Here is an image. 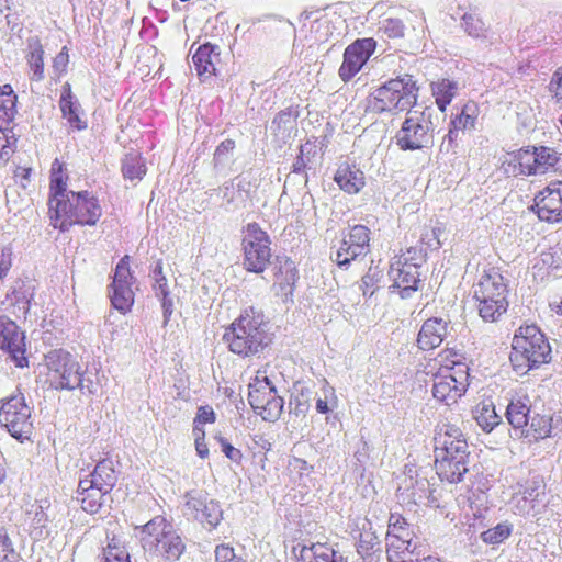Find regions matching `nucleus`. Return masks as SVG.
<instances>
[{
    "mask_svg": "<svg viewBox=\"0 0 562 562\" xmlns=\"http://www.w3.org/2000/svg\"><path fill=\"white\" fill-rule=\"evenodd\" d=\"M435 470L439 479L459 483L469 471V446L462 430L453 424L443 423L435 435Z\"/></svg>",
    "mask_w": 562,
    "mask_h": 562,
    "instance_id": "obj_1",
    "label": "nucleus"
},
{
    "mask_svg": "<svg viewBox=\"0 0 562 562\" xmlns=\"http://www.w3.org/2000/svg\"><path fill=\"white\" fill-rule=\"evenodd\" d=\"M435 362L438 367L432 374V396L437 402L452 406L465 395L470 386V368L464 355L450 347L443 348Z\"/></svg>",
    "mask_w": 562,
    "mask_h": 562,
    "instance_id": "obj_2",
    "label": "nucleus"
},
{
    "mask_svg": "<svg viewBox=\"0 0 562 562\" xmlns=\"http://www.w3.org/2000/svg\"><path fill=\"white\" fill-rule=\"evenodd\" d=\"M47 209L50 225L61 233L75 226L93 227L103 215L100 199L89 190H70L67 196L60 198Z\"/></svg>",
    "mask_w": 562,
    "mask_h": 562,
    "instance_id": "obj_3",
    "label": "nucleus"
},
{
    "mask_svg": "<svg viewBox=\"0 0 562 562\" xmlns=\"http://www.w3.org/2000/svg\"><path fill=\"white\" fill-rule=\"evenodd\" d=\"M223 340L232 353L244 359L260 355L271 341L261 313L254 307L245 308L226 327Z\"/></svg>",
    "mask_w": 562,
    "mask_h": 562,
    "instance_id": "obj_4",
    "label": "nucleus"
},
{
    "mask_svg": "<svg viewBox=\"0 0 562 562\" xmlns=\"http://www.w3.org/2000/svg\"><path fill=\"white\" fill-rule=\"evenodd\" d=\"M419 87L412 75L391 78L375 88L366 99V112L397 115L411 111L417 103Z\"/></svg>",
    "mask_w": 562,
    "mask_h": 562,
    "instance_id": "obj_5",
    "label": "nucleus"
},
{
    "mask_svg": "<svg viewBox=\"0 0 562 562\" xmlns=\"http://www.w3.org/2000/svg\"><path fill=\"white\" fill-rule=\"evenodd\" d=\"M139 541L145 554L157 562H176L187 546L170 521L158 515L139 529Z\"/></svg>",
    "mask_w": 562,
    "mask_h": 562,
    "instance_id": "obj_6",
    "label": "nucleus"
},
{
    "mask_svg": "<svg viewBox=\"0 0 562 562\" xmlns=\"http://www.w3.org/2000/svg\"><path fill=\"white\" fill-rule=\"evenodd\" d=\"M510 363L516 372H528L551 360V346L533 324L520 326L512 341Z\"/></svg>",
    "mask_w": 562,
    "mask_h": 562,
    "instance_id": "obj_7",
    "label": "nucleus"
},
{
    "mask_svg": "<svg viewBox=\"0 0 562 562\" xmlns=\"http://www.w3.org/2000/svg\"><path fill=\"white\" fill-rule=\"evenodd\" d=\"M473 289L479 315L484 321L495 322L507 312L508 285L498 268L484 269Z\"/></svg>",
    "mask_w": 562,
    "mask_h": 562,
    "instance_id": "obj_8",
    "label": "nucleus"
},
{
    "mask_svg": "<svg viewBox=\"0 0 562 562\" xmlns=\"http://www.w3.org/2000/svg\"><path fill=\"white\" fill-rule=\"evenodd\" d=\"M431 112L427 109L407 111L401 128L395 134V143L401 150H420L434 144L435 125Z\"/></svg>",
    "mask_w": 562,
    "mask_h": 562,
    "instance_id": "obj_9",
    "label": "nucleus"
},
{
    "mask_svg": "<svg viewBox=\"0 0 562 562\" xmlns=\"http://www.w3.org/2000/svg\"><path fill=\"white\" fill-rule=\"evenodd\" d=\"M243 234V267L248 272L262 273L272 257L270 237L256 222L248 223Z\"/></svg>",
    "mask_w": 562,
    "mask_h": 562,
    "instance_id": "obj_10",
    "label": "nucleus"
},
{
    "mask_svg": "<svg viewBox=\"0 0 562 562\" xmlns=\"http://www.w3.org/2000/svg\"><path fill=\"white\" fill-rule=\"evenodd\" d=\"M424 261L425 255L417 247H408L393 258L389 274L393 280V286L400 290L402 297L408 296L411 292L418 289L419 268Z\"/></svg>",
    "mask_w": 562,
    "mask_h": 562,
    "instance_id": "obj_11",
    "label": "nucleus"
},
{
    "mask_svg": "<svg viewBox=\"0 0 562 562\" xmlns=\"http://www.w3.org/2000/svg\"><path fill=\"white\" fill-rule=\"evenodd\" d=\"M248 389V402L252 409L263 420H277L283 409V398L277 394L267 372L258 370Z\"/></svg>",
    "mask_w": 562,
    "mask_h": 562,
    "instance_id": "obj_12",
    "label": "nucleus"
},
{
    "mask_svg": "<svg viewBox=\"0 0 562 562\" xmlns=\"http://www.w3.org/2000/svg\"><path fill=\"white\" fill-rule=\"evenodd\" d=\"M47 368L46 383L54 390H74L81 383L82 372L72 356L64 351L53 350L45 356Z\"/></svg>",
    "mask_w": 562,
    "mask_h": 562,
    "instance_id": "obj_13",
    "label": "nucleus"
},
{
    "mask_svg": "<svg viewBox=\"0 0 562 562\" xmlns=\"http://www.w3.org/2000/svg\"><path fill=\"white\" fill-rule=\"evenodd\" d=\"M0 424L16 439L27 438L32 434L31 408L21 391L2 400Z\"/></svg>",
    "mask_w": 562,
    "mask_h": 562,
    "instance_id": "obj_14",
    "label": "nucleus"
},
{
    "mask_svg": "<svg viewBox=\"0 0 562 562\" xmlns=\"http://www.w3.org/2000/svg\"><path fill=\"white\" fill-rule=\"evenodd\" d=\"M134 282L135 277L131 270V257L125 255L117 262L112 282L109 285L111 304L123 314L128 313L134 305L135 293L132 288Z\"/></svg>",
    "mask_w": 562,
    "mask_h": 562,
    "instance_id": "obj_15",
    "label": "nucleus"
},
{
    "mask_svg": "<svg viewBox=\"0 0 562 562\" xmlns=\"http://www.w3.org/2000/svg\"><path fill=\"white\" fill-rule=\"evenodd\" d=\"M0 350L16 368L29 367L25 333L7 316H0Z\"/></svg>",
    "mask_w": 562,
    "mask_h": 562,
    "instance_id": "obj_16",
    "label": "nucleus"
},
{
    "mask_svg": "<svg viewBox=\"0 0 562 562\" xmlns=\"http://www.w3.org/2000/svg\"><path fill=\"white\" fill-rule=\"evenodd\" d=\"M532 211L542 222H562V181H551L533 199Z\"/></svg>",
    "mask_w": 562,
    "mask_h": 562,
    "instance_id": "obj_17",
    "label": "nucleus"
},
{
    "mask_svg": "<svg viewBox=\"0 0 562 562\" xmlns=\"http://www.w3.org/2000/svg\"><path fill=\"white\" fill-rule=\"evenodd\" d=\"M370 250V229L364 225H353L344 236L340 247L336 251L334 261L344 267L366 256Z\"/></svg>",
    "mask_w": 562,
    "mask_h": 562,
    "instance_id": "obj_18",
    "label": "nucleus"
},
{
    "mask_svg": "<svg viewBox=\"0 0 562 562\" xmlns=\"http://www.w3.org/2000/svg\"><path fill=\"white\" fill-rule=\"evenodd\" d=\"M375 49L372 38H361L348 45L338 74L344 82L351 80L364 66Z\"/></svg>",
    "mask_w": 562,
    "mask_h": 562,
    "instance_id": "obj_19",
    "label": "nucleus"
},
{
    "mask_svg": "<svg viewBox=\"0 0 562 562\" xmlns=\"http://www.w3.org/2000/svg\"><path fill=\"white\" fill-rule=\"evenodd\" d=\"M448 331V322L431 317L426 319L417 335V346L424 351H430L439 347Z\"/></svg>",
    "mask_w": 562,
    "mask_h": 562,
    "instance_id": "obj_20",
    "label": "nucleus"
},
{
    "mask_svg": "<svg viewBox=\"0 0 562 562\" xmlns=\"http://www.w3.org/2000/svg\"><path fill=\"white\" fill-rule=\"evenodd\" d=\"M334 181L340 190L348 194H357L366 186L364 172L356 164L348 161L338 165Z\"/></svg>",
    "mask_w": 562,
    "mask_h": 562,
    "instance_id": "obj_21",
    "label": "nucleus"
},
{
    "mask_svg": "<svg viewBox=\"0 0 562 562\" xmlns=\"http://www.w3.org/2000/svg\"><path fill=\"white\" fill-rule=\"evenodd\" d=\"M151 277L154 280L153 290L155 295L160 300L164 313V324L167 325L173 313V301L170 297L168 281L164 274V263L161 259L156 262L151 271Z\"/></svg>",
    "mask_w": 562,
    "mask_h": 562,
    "instance_id": "obj_22",
    "label": "nucleus"
},
{
    "mask_svg": "<svg viewBox=\"0 0 562 562\" xmlns=\"http://www.w3.org/2000/svg\"><path fill=\"white\" fill-rule=\"evenodd\" d=\"M68 179L69 176L65 164L58 158L54 159L49 171L47 206L60 198L67 196V193L70 191L68 190Z\"/></svg>",
    "mask_w": 562,
    "mask_h": 562,
    "instance_id": "obj_23",
    "label": "nucleus"
},
{
    "mask_svg": "<svg viewBox=\"0 0 562 562\" xmlns=\"http://www.w3.org/2000/svg\"><path fill=\"white\" fill-rule=\"evenodd\" d=\"M218 46L205 43L196 49L192 61L199 77L210 78L216 75V63L218 61Z\"/></svg>",
    "mask_w": 562,
    "mask_h": 562,
    "instance_id": "obj_24",
    "label": "nucleus"
},
{
    "mask_svg": "<svg viewBox=\"0 0 562 562\" xmlns=\"http://www.w3.org/2000/svg\"><path fill=\"white\" fill-rule=\"evenodd\" d=\"M25 60L30 79L37 82L42 81L45 78L44 47L37 36L27 40Z\"/></svg>",
    "mask_w": 562,
    "mask_h": 562,
    "instance_id": "obj_25",
    "label": "nucleus"
},
{
    "mask_svg": "<svg viewBox=\"0 0 562 562\" xmlns=\"http://www.w3.org/2000/svg\"><path fill=\"white\" fill-rule=\"evenodd\" d=\"M108 494V492L100 490L86 479L79 481L77 501L80 503L81 508L89 514H95L101 509L104 496Z\"/></svg>",
    "mask_w": 562,
    "mask_h": 562,
    "instance_id": "obj_26",
    "label": "nucleus"
},
{
    "mask_svg": "<svg viewBox=\"0 0 562 562\" xmlns=\"http://www.w3.org/2000/svg\"><path fill=\"white\" fill-rule=\"evenodd\" d=\"M296 562H347L327 543L303 546L296 555Z\"/></svg>",
    "mask_w": 562,
    "mask_h": 562,
    "instance_id": "obj_27",
    "label": "nucleus"
},
{
    "mask_svg": "<svg viewBox=\"0 0 562 562\" xmlns=\"http://www.w3.org/2000/svg\"><path fill=\"white\" fill-rule=\"evenodd\" d=\"M299 279L296 266L290 258H279L274 267V284L284 293H292Z\"/></svg>",
    "mask_w": 562,
    "mask_h": 562,
    "instance_id": "obj_28",
    "label": "nucleus"
},
{
    "mask_svg": "<svg viewBox=\"0 0 562 562\" xmlns=\"http://www.w3.org/2000/svg\"><path fill=\"white\" fill-rule=\"evenodd\" d=\"M85 479L110 494L117 481L113 461L110 459L99 461L91 474Z\"/></svg>",
    "mask_w": 562,
    "mask_h": 562,
    "instance_id": "obj_29",
    "label": "nucleus"
},
{
    "mask_svg": "<svg viewBox=\"0 0 562 562\" xmlns=\"http://www.w3.org/2000/svg\"><path fill=\"white\" fill-rule=\"evenodd\" d=\"M529 413V398L527 396L515 397L507 405L506 417L513 428L522 431L528 426Z\"/></svg>",
    "mask_w": 562,
    "mask_h": 562,
    "instance_id": "obj_30",
    "label": "nucleus"
},
{
    "mask_svg": "<svg viewBox=\"0 0 562 562\" xmlns=\"http://www.w3.org/2000/svg\"><path fill=\"white\" fill-rule=\"evenodd\" d=\"M33 296V289L27 288L25 281L21 279H18L11 291L7 293V300L13 306L14 313L19 312L24 315L30 311Z\"/></svg>",
    "mask_w": 562,
    "mask_h": 562,
    "instance_id": "obj_31",
    "label": "nucleus"
},
{
    "mask_svg": "<svg viewBox=\"0 0 562 562\" xmlns=\"http://www.w3.org/2000/svg\"><path fill=\"white\" fill-rule=\"evenodd\" d=\"M552 417L549 415L535 414L528 426L522 429L521 435L529 441H539L551 436Z\"/></svg>",
    "mask_w": 562,
    "mask_h": 562,
    "instance_id": "obj_32",
    "label": "nucleus"
},
{
    "mask_svg": "<svg viewBox=\"0 0 562 562\" xmlns=\"http://www.w3.org/2000/svg\"><path fill=\"white\" fill-rule=\"evenodd\" d=\"M510 164L525 176L538 175L536 146L522 147L510 154Z\"/></svg>",
    "mask_w": 562,
    "mask_h": 562,
    "instance_id": "obj_33",
    "label": "nucleus"
},
{
    "mask_svg": "<svg viewBox=\"0 0 562 562\" xmlns=\"http://www.w3.org/2000/svg\"><path fill=\"white\" fill-rule=\"evenodd\" d=\"M474 419L484 431H492L499 425L502 418L496 413L495 405L491 400L480 402L474 411Z\"/></svg>",
    "mask_w": 562,
    "mask_h": 562,
    "instance_id": "obj_34",
    "label": "nucleus"
},
{
    "mask_svg": "<svg viewBox=\"0 0 562 562\" xmlns=\"http://www.w3.org/2000/svg\"><path fill=\"white\" fill-rule=\"evenodd\" d=\"M16 101L11 85L0 86V127H9L16 112Z\"/></svg>",
    "mask_w": 562,
    "mask_h": 562,
    "instance_id": "obj_35",
    "label": "nucleus"
},
{
    "mask_svg": "<svg viewBox=\"0 0 562 562\" xmlns=\"http://www.w3.org/2000/svg\"><path fill=\"white\" fill-rule=\"evenodd\" d=\"M121 170L125 180L140 181L147 173L146 161L139 153L127 154L122 160Z\"/></svg>",
    "mask_w": 562,
    "mask_h": 562,
    "instance_id": "obj_36",
    "label": "nucleus"
},
{
    "mask_svg": "<svg viewBox=\"0 0 562 562\" xmlns=\"http://www.w3.org/2000/svg\"><path fill=\"white\" fill-rule=\"evenodd\" d=\"M457 85L449 79H440L431 83L435 102L441 112H445L456 95Z\"/></svg>",
    "mask_w": 562,
    "mask_h": 562,
    "instance_id": "obj_37",
    "label": "nucleus"
},
{
    "mask_svg": "<svg viewBox=\"0 0 562 562\" xmlns=\"http://www.w3.org/2000/svg\"><path fill=\"white\" fill-rule=\"evenodd\" d=\"M412 536L386 537V554L390 562H405V555L409 551Z\"/></svg>",
    "mask_w": 562,
    "mask_h": 562,
    "instance_id": "obj_38",
    "label": "nucleus"
},
{
    "mask_svg": "<svg viewBox=\"0 0 562 562\" xmlns=\"http://www.w3.org/2000/svg\"><path fill=\"white\" fill-rule=\"evenodd\" d=\"M513 533V524L503 521L480 535L485 544L496 546L505 542Z\"/></svg>",
    "mask_w": 562,
    "mask_h": 562,
    "instance_id": "obj_39",
    "label": "nucleus"
},
{
    "mask_svg": "<svg viewBox=\"0 0 562 562\" xmlns=\"http://www.w3.org/2000/svg\"><path fill=\"white\" fill-rule=\"evenodd\" d=\"M59 106L63 112V116L72 127L76 130H83L87 127L86 122L80 119L78 106L72 101V97L69 91L61 95Z\"/></svg>",
    "mask_w": 562,
    "mask_h": 562,
    "instance_id": "obj_40",
    "label": "nucleus"
},
{
    "mask_svg": "<svg viewBox=\"0 0 562 562\" xmlns=\"http://www.w3.org/2000/svg\"><path fill=\"white\" fill-rule=\"evenodd\" d=\"M477 120V108L474 103L463 105L461 113L451 120L453 128L459 131L472 130Z\"/></svg>",
    "mask_w": 562,
    "mask_h": 562,
    "instance_id": "obj_41",
    "label": "nucleus"
},
{
    "mask_svg": "<svg viewBox=\"0 0 562 562\" xmlns=\"http://www.w3.org/2000/svg\"><path fill=\"white\" fill-rule=\"evenodd\" d=\"M538 175L546 173L559 162L558 153L549 147H536Z\"/></svg>",
    "mask_w": 562,
    "mask_h": 562,
    "instance_id": "obj_42",
    "label": "nucleus"
},
{
    "mask_svg": "<svg viewBox=\"0 0 562 562\" xmlns=\"http://www.w3.org/2000/svg\"><path fill=\"white\" fill-rule=\"evenodd\" d=\"M296 117L290 109L280 111L272 121L276 135H284L295 128Z\"/></svg>",
    "mask_w": 562,
    "mask_h": 562,
    "instance_id": "obj_43",
    "label": "nucleus"
},
{
    "mask_svg": "<svg viewBox=\"0 0 562 562\" xmlns=\"http://www.w3.org/2000/svg\"><path fill=\"white\" fill-rule=\"evenodd\" d=\"M464 31L472 37H483L486 35L487 27L485 23L475 13H465L462 16Z\"/></svg>",
    "mask_w": 562,
    "mask_h": 562,
    "instance_id": "obj_44",
    "label": "nucleus"
},
{
    "mask_svg": "<svg viewBox=\"0 0 562 562\" xmlns=\"http://www.w3.org/2000/svg\"><path fill=\"white\" fill-rule=\"evenodd\" d=\"M396 536H404V538H409V536H413V532L408 522L401 514L392 513L389 518V530L386 537Z\"/></svg>",
    "mask_w": 562,
    "mask_h": 562,
    "instance_id": "obj_45",
    "label": "nucleus"
},
{
    "mask_svg": "<svg viewBox=\"0 0 562 562\" xmlns=\"http://www.w3.org/2000/svg\"><path fill=\"white\" fill-rule=\"evenodd\" d=\"M19 553L15 551L8 530L0 527V562H19Z\"/></svg>",
    "mask_w": 562,
    "mask_h": 562,
    "instance_id": "obj_46",
    "label": "nucleus"
},
{
    "mask_svg": "<svg viewBox=\"0 0 562 562\" xmlns=\"http://www.w3.org/2000/svg\"><path fill=\"white\" fill-rule=\"evenodd\" d=\"M104 562H131L128 552L115 538L104 549Z\"/></svg>",
    "mask_w": 562,
    "mask_h": 562,
    "instance_id": "obj_47",
    "label": "nucleus"
},
{
    "mask_svg": "<svg viewBox=\"0 0 562 562\" xmlns=\"http://www.w3.org/2000/svg\"><path fill=\"white\" fill-rule=\"evenodd\" d=\"M15 147L16 138L9 127H0V160H8Z\"/></svg>",
    "mask_w": 562,
    "mask_h": 562,
    "instance_id": "obj_48",
    "label": "nucleus"
},
{
    "mask_svg": "<svg viewBox=\"0 0 562 562\" xmlns=\"http://www.w3.org/2000/svg\"><path fill=\"white\" fill-rule=\"evenodd\" d=\"M379 30L390 38H400L404 35L403 22L395 18H387L381 22Z\"/></svg>",
    "mask_w": 562,
    "mask_h": 562,
    "instance_id": "obj_49",
    "label": "nucleus"
},
{
    "mask_svg": "<svg viewBox=\"0 0 562 562\" xmlns=\"http://www.w3.org/2000/svg\"><path fill=\"white\" fill-rule=\"evenodd\" d=\"M215 562H245L240 557H237L235 549L226 543L216 546L215 548Z\"/></svg>",
    "mask_w": 562,
    "mask_h": 562,
    "instance_id": "obj_50",
    "label": "nucleus"
},
{
    "mask_svg": "<svg viewBox=\"0 0 562 562\" xmlns=\"http://www.w3.org/2000/svg\"><path fill=\"white\" fill-rule=\"evenodd\" d=\"M338 405V398L335 394L334 389H329L325 392L324 398L316 400V411L319 414H327L336 408Z\"/></svg>",
    "mask_w": 562,
    "mask_h": 562,
    "instance_id": "obj_51",
    "label": "nucleus"
},
{
    "mask_svg": "<svg viewBox=\"0 0 562 562\" xmlns=\"http://www.w3.org/2000/svg\"><path fill=\"white\" fill-rule=\"evenodd\" d=\"M13 266V250L11 246H3L0 249V281L10 272Z\"/></svg>",
    "mask_w": 562,
    "mask_h": 562,
    "instance_id": "obj_52",
    "label": "nucleus"
},
{
    "mask_svg": "<svg viewBox=\"0 0 562 562\" xmlns=\"http://www.w3.org/2000/svg\"><path fill=\"white\" fill-rule=\"evenodd\" d=\"M549 91L557 102H562V65L553 71L549 82Z\"/></svg>",
    "mask_w": 562,
    "mask_h": 562,
    "instance_id": "obj_53",
    "label": "nucleus"
},
{
    "mask_svg": "<svg viewBox=\"0 0 562 562\" xmlns=\"http://www.w3.org/2000/svg\"><path fill=\"white\" fill-rule=\"evenodd\" d=\"M222 517V513L218 508V505L214 502H210L204 506V510L202 513V519L206 521L210 526L215 527L220 522Z\"/></svg>",
    "mask_w": 562,
    "mask_h": 562,
    "instance_id": "obj_54",
    "label": "nucleus"
},
{
    "mask_svg": "<svg viewBox=\"0 0 562 562\" xmlns=\"http://www.w3.org/2000/svg\"><path fill=\"white\" fill-rule=\"evenodd\" d=\"M215 422V413L211 406H200L194 418V431L200 430V424H213Z\"/></svg>",
    "mask_w": 562,
    "mask_h": 562,
    "instance_id": "obj_55",
    "label": "nucleus"
},
{
    "mask_svg": "<svg viewBox=\"0 0 562 562\" xmlns=\"http://www.w3.org/2000/svg\"><path fill=\"white\" fill-rule=\"evenodd\" d=\"M69 63V54L66 46L61 48V50L55 56L53 60V68L58 74L61 75L66 71Z\"/></svg>",
    "mask_w": 562,
    "mask_h": 562,
    "instance_id": "obj_56",
    "label": "nucleus"
},
{
    "mask_svg": "<svg viewBox=\"0 0 562 562\" xmlns=\"http://www.w3.org/2000/svg\"><path fill=\"white\" fill-rule=\"evenodd\" d=\"M195 435V450L200 458L205 459L209 457V448L205 441L204 430L194 431Z\"/></svg>",
    "mask_w": 562,
    "mask_h": 562,
    "instance_id": "obj_57",
    "label": "nucleus"
},
{
    "mask_svg": "<svg viewBox=\"0 0 562 562\" xmlns=\"http://www.w3.org/2000/svg\"><path fill=\"white\" fill-rule=\"evenodd\" d=\"M32 171L33 170L31 167L18 166L14 170L15 181L19 182L23 188H26V186L30 183Z\"/></svg>",
    "mask_w": 562,
    "mask_h": 562,
    "instance_id": "obj_58",
    "label": "nucleus"
},
{
    "mask_svg": "<svg viewBox=\"0 0 562 562\" xmlns=\"http://www.w3.org/2000/svg\"><path fill=\"white\" fill-rule=\"evenodd\" d=\"M308 146H312V144L310 142L305 143L304 145H301L300 154L297 155V157L292 166V171L294 173H300L305 170L307 161L304 158V155H305V150L307 149Z\"/></svg>",
    "mask_w": 562,
    "mask_h": 562,
    "instance_id": "obj_59",
    "label": "nucleus"
},
{
    "mask_svg": "<svg viewBox=\"0 0 562 562\" xmlns=\"http://www.w3.org/2000/svg\"><path fill=\"white\" fill-rule=\"evenodd\" d=\"M235 149V140L227 138L222 140L214 151V159H220L225 157L227 154Z\"/></svg>",
    "mask_w": 562,
    "mask_h": 562,
    "instance_id": "obj_60",
    "label": "nucleus"
},
{
    "mask_svg": "<svg viewBox=\"0 0 562 562\" xmlns=\"http://www.w3.org/2000/svg\"><path fill=\"white\" fill-rule=\"evenodd\" d=\"M224 454L231 460H238L240 458V451L234 448L225 438H218Z\"/></svg>",
    "mask_w": 562,
    "mask_h": 562,
    "instance_id": "obj_61",
    "label": "nucleus"
},
{
    "mask_svg": "<svg viewBox=\"0 0 562 562\" xmlns=\"http://www.w3.org/2000/svg\"><path fill=\"white\" fill-rule=\"evenodd\" d=\"M458 131H459V130L453 128V126L450 124V127H449L448 134H447V136H446V137H447V139H448V142H449V144H452V143L456 140V138H457V132H458Z\"/></svg>",
    "mask_w": 562,
    "mask_h": 562,
    "instance_id": "obj_62",
    "label": "nucleus"
},
{
    "mask_svg": "<svg viewBox=\"0 0 562 562\" xmlns=\"http://www.w3.org/2000/svg\"><path fill=\"white\" fill-rule=\"evenodd\" d=\"M293 464L295 468H299V469H312V467H307V462L305 460L300 459V458H294Z\"/></svg>",
    "mask_w": 562,
    "mask_h": 562,
    "instance_id": "obj_63",
    "label": "nucleus"
},
{
    "mask_svg": "<svg viewBox=\"0 0 562 562\" xmlns=\"http://www.w3.org/2000/svg\"><path fill=\"white\" fill-rule=\"evenodd\" d=\"M551 310L562 316V299L559 302L551 304Z\"/></svg>",
    "mask_w": 562,
    "mask_h": 562,
    "instance_id": "obj_64",
    "label": "nucleus"
}]
</instances>
